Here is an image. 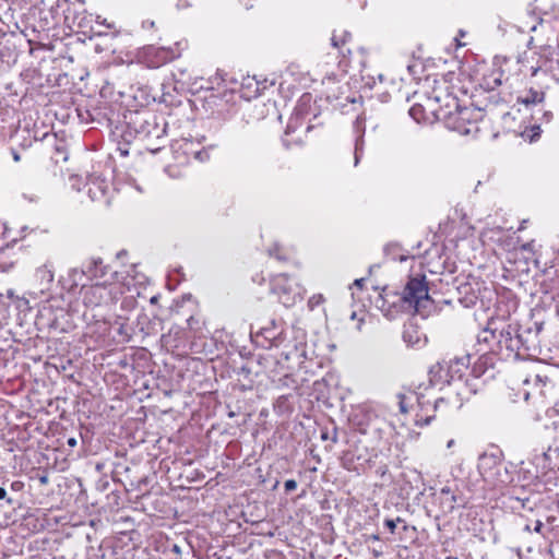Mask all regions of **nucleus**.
<instances>
[{
	"mask_svg": "<svg viewBox=\"0 0 559 559\" xmlns=\"http://www.w3.org/2000/svg\"><path fill=\"white\" fill-rule=\"evenodd\" d=\"M432 116L452 131L460 134H471L478 131L481 111L473 107H462L456 97L447 94L443 97L435 95L428 98Z\"/></svg>",
	"mask_w": 559,
	"mask_h": 559,
	"instance_id": "nucleus-1",
	"label": "nucleus"
},
{
	"mask_svg": "<svg viewBox=\"0 0 559 559\" xmlns=\"http://www.w3.org/2000/svg\"><path fill=\"white\" fill-rule=\"evenodd\" d=\"M133 274L124 275L122 272H115L111 276L112 282L97 283L90 287L83 288V302L88 307H97L102 305L115 304L126 294L136 288V285L145 283L146 277L138 273L132 266Z\"/></svg>",
	"mask_w": 559,
	"mask_h": 559,
	"instance_id": "nucleus-2",
	"label": "nucleus"
},
{
	"mask_svg": "<svg viewBox=\"0 0 559 559\" xmlns=\"http://www.w3.org/2000/svg\"><path fill=\"white\" fill-rule=\"evenodd\" d=\"M272 292L277 295L285 307H292L302 299L304 288L294 278L286 274H277L272 278Z\"/></svg>",
	"mask_w": 559,
	"mask_h": 559,
	"instance_id": "nucleus-3",
	"label": "nucleus"
},
{
	"mask_svg": "<svg viewBox=\"0 0 559 559\" xmlns=\"http://www.w3.org/2000/svg\"><path fill=\"white\" fill-rule=\"evenodd\" d=\"M403 301L413 308L416 312L420 311V308H426L427 304L430 302L428 295V287L425 282V276L421 278H411L403 292Z\"/></svg>",
	"mask_w": 559,
	"mask_h": 559,
	"instance_id": "nucleus-4",
	"label": "nucleus"
},
{
	"mask_svg": "<svg viewBox=\"0 0 559 559\" xmlns=\"http://www.w3.org/2000/svg\"><path fill=\"white\" fill-rule=\"evenodd\" d=\"M469 366V356L464 355L461 357H455L450 359L449 361H443L442 364H438L436 367H433L430 372H435L437 369V372H443L444 376H440L441 379H443L444 382H452L456 379H461L465 371L467 370Z\"/></svg>",
	"mask_w": 559,
	"mask_h": 559,
	"instance_id": "nucleus-5",
	"label": "nucleus"
},
{
	"mask_svg": "<svg viewBox=\"0 0 559 559\" xmlns=\"http://www.w3.org/2000/svg\"><path fill=\"white\" fill-rule=\"evenodd\" d=\"M86 193L92 201L107 202L106 195L109 189L108 182L100 176L88 177L85 185Z\"/></svg>",
	"mask_w": 559,
	"mask_h": 559,
	"instance_id": "nucleus-6",
	"label": "nucleus"
},
{
	"mask_svg": "<svg viewBox=\"0 0 559 559\" xmlns=\"http://www.w3.org/2000/svg\"><path fill=\"white\" fill-rule=\"evenodd\" d=\"M545 100V92L542 88L530 87L518 96V103L527 109L539 106Z\"/></svg>",
	"mask_w": 559,
	"mask_h": 559,
	"instance_id": "nucleus-7",
	"label": "nucleus"
},
{
	"mask_svg": "<svg viewBox=\"0 0 559 559\" xmlns=\"http://www.w3.org/2000/svg\"><path fill=\"white\" fill-rule=\"evenodd\" d=\"M429 115H432L428 104L426 106L421 104H415L409 108V116L417 122L428 121Z\"/></svg>",
	"mask_w": 559,
	"mask_h": 559,
	"instance_id": "nucleus-8",
	"label": "nucleus"
},
{
	"mask_svg": "<svg viewBox=\"0 0 559 559\" xmlns=\"http://www.w3.org/2000/svg\"><path fill=\"white\" fill-rule=\"evenodd\" d=\"M91 277L99 278L105 275V266L100 259H93L87 265L85 271Z\"/></svg>",
	"mask_w": 559,
	"mask_h": 559,
	"instance_id": "nucleus-9",
	"label": "nucleus"
},
{
	"mask_svg": "<svg viewBox=\"0 0 559 559\" xmlns=\"http://www.w3.org/2000/svg\"><path fill=\"white\" fill-rule=\"evenodd\" d=\"M550 452L551 450L548 449L547 452H543L540 455L535 456V463L537 464V466H540L542 469L545 472L552 468L549 462Z\"/></svg>",
	"mask_w": 559,
	"mask_h": 559,
	"instance_id": "nucleus-10",
	"label": "nucleus"
},
{
	"mask_svg": "<svg viewBox=\"0 0 559 559\" xmlns=\"http://www.w3.org/2000/svg\"><path fill=\"white\" fill-rule=\"evenodd\" d=\"M349 38H350V34L347 33L346 31H343L340 36L336 33H334L331 38V41L335 48H341L342 46H344L347 43V40Z\"/></svg>",
	"mask_w": 559,
	"mask_h": 559,
	"instance_id": "nucleus-11",
	"label": "nucleus"
},
{
	"mask_svg": "<svg viewBox=\"0 0 559 559\" xmlns=\"http://www.w3.org/2000/svg\"><path fill=\"white\" fill-rule=\"evenodd\" d=\"M511 334H512V332L510 330V326L508 328V330H502L500 332L501 338H504L506 346L508 348L513 349L516 346L519 341L518 340H513Z\"/></svg>",
	"mask_w": 559,
	"mask_h": 559,
	"instance_id": "nucleus-12",
	"label": "nucleus"
},
{
	"mask_svg": "<svg viewBox=\"0 0 559 559\" xmlns=\"http://www.w3.org/2000/svg\"><path fill=\"white\" fill-rule=\"evenodd\" d=\"M399 400V408L402 414L408 413V403H407V396L405 394H397Z\"/></svg>",
	"mask_w": 559,
	"mask_h": 559,
	"instance_id": "nucleus-13",
	"label": "nucleus"
},
{
	"mask_svg": "<svg viewBox=\"0 0 559 559\" xmlns=\"http://www.w3.org/2000/svg\"><path fill=\"white\" fill-rule=\"evenodd\" d=\"M397 246H391V247H388V254L389 255H392V260H399L400 262H404L408 259L407 255L405 254H400V255H396L394 253L395 250H397Z\"/></svg>",
	"mask_w": 559,
	"mask_h": 559,
	"instance_id": "nucleus-14",
	"label": "nucleus"
},
{
	"mask_svg": "<svg viewBox=\"0 0 559 559\" xmlns=\"http://www.w3.org/2000/svg\"><path fill=\"white\" fill-rule=\"evenodd\" d=\"M442 503L447 507L448 511H452L456 504V496L453 493L442 499Z\"/></svg>",
	"mask_w": 559,
	"mask_h": 559,
	"instance_id": "nucleus-15",
	"label": "nucleus"
},
{
	"mask_svg": "<svg viewBox=\"0 0 559 559\" xmlns=\"http://www.w3.org/2000/svg\"><path fill=\"white\" fill-rule=\"evenodd\" d=\"M323 301H324L323 296H322L321 294H319V295H313V296L309 299L308 304H309V307L313 309L314 307L319 306V305H320V304H322Z\"/></svg>",
	"mask_w": 559,
	"mask_h": 559,
	"instance_id": "nucleus-16",
	"label": "nucleus"
},
{
	"mask_svg": "<svg viewBox=\"0 0 559 559\" xmlns=\"http://www.w3.org/2000/svg\"><path fill=\"white\" fill-rule=\"evenodd\" d=\"M401 518H397L396 520H385L384 524L390 530L391 533H394V530L396 527V523L401 522Z\"/></svg>",
	"mask_w": 559,
	"mask_h": 559,
	"instance_id": "nucleus-17",
	"label": "nucleus"
},
{
	"mask_svg": "<svg viewBox=\"0 0 559 559\" xmlns=\"http://www.w3.org/2000/svg\"><path fill=\"white\" fill-rule=\"evenodd\" d=\"M286 491H293L297 488V483L294 479H288L284 484Z\"/></svg>",
	"mask_w": 559,
	"mask_h": 559,
	"instance_id": "nucleus-18",
	"label": "nucleus"
},
{
	"mask_svg": "<svg viewBox=\"0 0 559 559\" xmlns=\"http://www.w3.org/2000/svg\"><path fill=\"white\" fill-rule=\"evenodd\" d=\"M445 405L444 399H439L435 402V411H440Z\"/></svg>",
	"mask_w": 559,
	"mask_h": 559,
	"instance_id": "nucleus-19",
	"label": "nucleus"
},
{
	"mask_svg": "<svg viewBox=\"0 0 559 559\" xmlns=\"http://www.w3.org/2000/svg\"><path fill=\"white\" fill-rule=\"evenodd\" d=\"M451 495H453V492L451 491V489L449 487H444L440 491V496H441L442 499L445 498V497H449Z\"/></svg>",
	"mask_w": 559,
	"mask_h": 559,
	"instance_id": "nucleus-20",
	"label": "nucleus"
},
{
	"mask_svg": "<svg viewBox=\"0 0 559 559\" xmlns=\"http://www.w3.org/2000/svg\"><path fill=\"white\" fill-rule=\"evenodd\" d=\"M432 417L427 416L426 418L417 419V425L424 426L429 425L431 423Z\"/></svg>",
	"mask_w": 559,
	"mask_h": 559,
	"instance_id": "nucleus-21",
	"label": "nucleus"
},
{
	"mask_svg": "<svg viewBox=\"0 0 559 559\" xmlns=\"http://www.w3.org/2000/svg\"><path fill=\"white\" fill-rule=\"evenodd\" d=\"M191 153L194 154V157L200 160H204L207 157V155L205 153H202L200 151L191 152Z\"/></svg>",
	"mask_w": 559,
	"mask_h": 559,
	"instance_id": "nucleus-22",
	"label": "nucleus"
},
{
	"mask_svg": "<svg viewBox=\"0 0 559 559\" xmlns=\"http://www.w3.org/2000/svg\"><path fill=\"white\" fill-rule=\"evenodd\" d=\"M139 133L143 134L144 136H148L152 134V130L150 128L141 127L140 130H138Z\"/></svg>",
	"mask_w": 559,
	"mask_h": 559,
	"instance_id": "nucleus-23",
	"label": "nucleus"
},
{
	"mask_svg": "<svg viewBox=\"0 0 559 559\" xmlns=\"http://www.w3.org/2000/svg\"><path fill=\"white\" fill-rule=\"evenodd\" d=\"M192 146L191 141H183L182 144H180V147L185 148L186 153H189V147Z\"/></svg>",
	"mask_w": 559,
	"mask_h": 559,
	"instance_id": "nucleus-24",
	"label": "nucleus"
},
{
	"mask_svg": "<svg viewBox=\"0 0 559 559\" xmlns=\"http://www.w3.org/2000/svg\"><path fill=\"white\" fill-rule=\"evenodd\" d=\"M542 527H543V522H542V521H539V520H537V521L535 522L534 531H535L536 533H540Z\"/></svg>",
	"mask_w": 559,
	"mask_h": 559,
	"instance_id": "nucleus-25",
	"label": "nucleus"
},
{
	"mask_svg": "<svg viewBox=\"0 0 559 559\" xmlns=\"http://www.w3.org/2000/svg\"><path fill=\"white\" fill-rule=\"evenodd\" d=\"M490 460H491V459H489V457H483V459L480 460V463H479V468H480V469H483V468L485 467V465H487V464H488V461H490Z\"/></svg>",
	"mask_w": 559,
	"mask_h": 559,
	"instance_id": "nucleus-26",
	"label": "nucleus"
},
{
	"mask_svg": "<svg viewBox=\"0 0 559 559\" xmlns=\"http://www.w3.org/2000/svg\"><path fill=\"white\" fill-rule=\"evenodd\" d=\"M68 445L71 447V448H74L78 443L76 439L75 438H69L68 441H67Z\"/></svg>",
	"mask_w": 559,
	"mask_h": 559,
	"instance_id": "nucleus-27",
	"label": "nucleus"
},
{
	"mask_svg": "<svg viewBox=\"0 0 559 559\" xmlns=\"http://www.w3.org/2000/svg\"><path fill=\"white\" fill-rule=\"evenodd\" d=\"M189 5H190V3L188 0H178V7L187 8Z\"/></svg>",
	"mask_w": 559,
	"mask_h": 559,
	"instance_id": "nucleus-28",
	"label": "nucleus"
},
{
	"mask_svg": "<svg viewBox=\"0 0 559 559\" xmlns=\"http://www.w3.org/2000/svg\"><path fill=\"white\" fill-rule=\"evenodd\" d=\"M454 445H455V440H454V439H450V440L447 442V448H448V449H452Z\"/></svg>",
	"mask_w": 559,
	"mask_h": 559,
	"instance_id": "nucleus-29",
	"label": "nucleus"
},
{
	"mask_svg": "<svg viewBox=\"0 0 559 559\" xmlns=\"http://www.w3.org/2000/svg\"><path fill=\"white\" fill-rule=\"evenodd\" d=\"M364 278H358L354 282V285L357 286V287H361L362 286V283H364Z\"/></svg>",
	"mask_w": 559,
	"mask_h": 559,
	"instance_id": "nucleus-30",
	"label": "nucleus"
},
{
	"mask_svg": "<svg viewBox=\"0 0 559 559\" xmlns=\"http://www.w3.org/2000/svg\"><path fill=\"white\" fill-rule=\"evenodd\" d=\"M7 497V491L4 488L0 487V500L4 499Z\"/></svg>",
	"mask_w": 559,
	"mask_h": 559,
	"instance_id": "nucleus-31",
	"label": "nucleus"
},
{
	"mask_svg": "<svg viewBox=\"0 0 559 559\" xmlns=\"http://www.w3.org/2000/svg\"><path fill=\"white\" fill-rule=\"evenodd\" d=\"M79 177L78 176H74L71 178V182H72V187H75L76 186V182L79 181Z\"/></svg>",
	"mask_w": 559,
	"mask_h": 559,
	"instance_id": "nucleus-32",
	"label": "nucleus"
},
{
	"mask_svg": "<svg viewBox=\"0 0 559 559\" xmlns=\"http://www.w3.org/2000/svg\"><path fill=\"white\" fill-rule=\"evenodd\" d=\"M362 322H364V319H362V318H360V319H359V321H358V324H357V326H356L358 331H360V330H361V324H362Z\"/></svg>",
	"mask_w": 559,
	"mask_h": 559,
	"instance_id": "nucleus-33",
	"label": "nucleus"
},
{
	"mask_svg": "<svg viewBox=\"0 0 559 559\" xmlns=\"http://www.w3.org/2000/svg\"><path fill=\"white\" fill-rule=\"evenodd\" d=\"M144 122H146L148 124V127H152L153 130L158 131V128H157V126L155 123L154 124H150L147 120H144Z\"/></svg>",
	"mask_w": 559,
	"mask_h": 559,
	"instance_id": "nucleus-34",
	"label": "nucleus"
},
{
	"mask_svg": "<svg viewBox=\"0 0 559 559\" xmlns=\"http://www.w3.org/2000/svg\"><path fill=\"white\" fill-rule=\"evenodd\" d=\"M495 83H496L497 85H500V84L502 83L501 75H500L499 78H496V79H495Z\"/></svg>",
	"mask_w": 559,
	"mask_h": 559,
	"instance_id": "nucleus-35",
	"label": "nucleus"
},
{
	"mask_svg": "<svg viewBox=\"0 0 559 559\" xmlns=\"http://www.w3.org/2000/svg\"><path fill=\"white\" fill-rule=\"evenodd\" d=\"M158 300V297L157 296H153L151 299H150V302L151 304H156Z\"/></svg>",
	"mask_w": 559,
	"mask_h": 559,
	"instance_id": "nucleus-36",
	"label": "nucleus"
},
{
	"mask_svg": "<svg viewBox=\"0 0 559 559\" xmlns=\"http://www.w3.org/2000/svg\"><path fill=\"white\" fill-rule=\"evenodd\" d=\"M13 159H14L15 162H19V160H20V156H19V154H17V153H15V152L13 153Z\"/></svg>",
	"mask_w": 559,
	"mask_h": 559,
	"instance_id": "nucleus-37",
	"label": "nucleus"
},
{
	"mask_svg": "<svg viewBox=\"0 0 559 559\" xmlns=\"http://www.w3.org/2000/svg\"><path fill=\"white\" fill-rule=\"evenodd\" d=\"M358 159H359V157H358V154L356 153V155H355V165L358 164Z\"/></svg>",
	"mask_w": 559,
	"mask_h": 559,
	"instance_id": "nucleus-38",
	"label": "nucleus"
},
{
	"mask_svg": "<svg viewBox=\"0 0 559 559\" xmlns=\"http://www.w3.org/2000/svg\"><path fill=\"white\" fill-rule=\"evenodd\" d=\"M5 246H7V243L1 242V243H0V250H2Z\"/></svg>",
	"mask_w": 559,
	"mask_h": 559,
	"instance_id": "nucleus-39",
	"label": "nucleus"
},
{
	"mask_svg": "<svg viewBox=\"0 0 559 559\" xmlns=\"http://www.w3.org/2000/svg\"><path fill=\"white\" fill-rule=\"evenodd\" d=\"M352 319H356V312H353L350 316Z\"/></svg>",
	"mask_w": 559,
	"mask_h": 559,
	"instance_id": "nucleus-40",
	"label": "nucleus"
},
{
	"mask_svg": "<svg viewBox=\"0 0 559 559\" xmlns=\"http://www.w3.org/2000/svg\"><path fill=\"white\" fill-rule=\"evenodd\" d=\"M53 277L52 273L49 271V280L51 281Z\"/></svg>",
	"mask_w": 559,
	"mask_h": 559,
	"instance_id": "nucleus-41",
	"label": "nucleus"
},
{
	"mask_svg": "<svg viewBox=\"0 0 559 559\" xmlns=\"http://www.w3.org/2000/svg\"><path fill=\"white\" fill-rule=\"evenodd\" d=\"M525 531H527V532H530V531H531L530 525H526V526H525Z\"/></svg>",
	"mask_w": 559,
	"mask_h": 559,
	"instance_id": "nucleus-42",
	"label": "nucleus"
},
{
	"mask_svg": "<svg viewBox=\"0 0 559 559\" xmlns=\"http://www.w3.org/2000/svg\"><path fill=\"white\" fill-rule=\"evenodd\" d=\"M174 550H175V551H179L178 546H176V545H175V546H174Z\"/></svg>",
	"mask_w": 559,
	"mask_h": 559,
	"instance_id": "nucleus-43",
	"label": "nucleus"
}]
</instances>
